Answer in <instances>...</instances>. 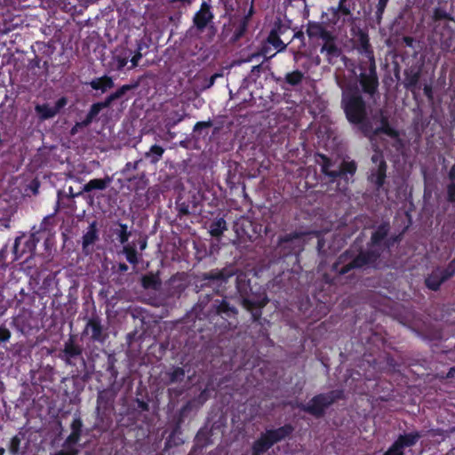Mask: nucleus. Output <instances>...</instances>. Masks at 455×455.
<instances>
[{
	"label": "nucleus",
	"instance_id": "obj_47",
	"mask_svg": "<svg viewBox=\"0 0 455 455\" xmlns=\"http://www.w3.org/2000/svg\"><path fill=\"white\" fill-rule=\"evenodd\" d=\"M128 314L133 318V319H139L141 323V326H143L145 322V315L147 314V310L140 307H130L127 310Z\"/></svg>",
	"mask_w": 455,
	"mask_h": 455
},
{
	"label": "nucleus",
	"instance_id": "obj_12",
	"mask_svg": "<svg viewBox=\"0 0 455 455\" xmlns=\"http://www.w3.org/2000/svg\"><path fill=\"white\" fill-rule=\"evenodd\" d=\"M68 99L66 96H62L58 99L54 106H50L48 103L36 104L35 113L39 122H44L48 119L53 118L68 105Z\"/></svg>",
	"mask_w": 455,
	"mask_h": 455
},
{
	"label": "nucleus",
	"instance_id": "obj_2",
	"mask_svg": "<svg viewBox=\"0 0 455 455\" xmlns=\"http://www.w3.org/2000/svg\"><path fill=\"white\" fill-rule=\"evenodd\" d=\"M370 240L366 247L355 250L352 247L340 253L337 260L331 265V271L338 275H346L353 280L357 274H370L371 271L384 269L387 264L383 260L382 253L391 231L388 220L382 221L379 226L372 227Z\"/></svg>",
	"mask_w": 455,
	"mask_h": 455
},
{
	"label": "nucleus",
	"instance_id": "obj_6",
	"mask_svg": "<svg viewBox=\"0 0 455 455\" xmlns=\"http://www.w3.org/2000/svg\"><path fill=\"white\" fill-rule=\"evenodd\" d=\"M344 398V392L341 389L331 390L315 395L307 404L296 403V407L316 419L323 418L326 410L336 401Z\"/></svg>",
	"mask_w": 455,
	"mask_h": 455
},
{
	"label": "nucleus",
	"instance_id": "obj_32",
	"mask_svg": "<svg viewBox=\"0 0 455 455\" xmlns=\"http://www.w3.org/2000/svg\"><path fill=\"white\" fill-rule=\"evenodd\" d=\"M422 436L423 435L420 432L415 431L409 434L400 435L396 441L402 446L403 450H404L407 447L414 446Z\"/></svg>",
	"mask_w": 455,
	"mask_h": 455
},
{
	"label": "nucleus",
	"instance_id": "obj_58",
	"mask_svg": "<svg viewBox=\"0 0 455 455\" xmlns=\"http://www.w3.org/2000/svg\"><path fill=\"white\" fill-rule=\"evenodd\" d=\"M446 201L455 204V182H450L446 186Z\"/></svg>",
	"mask_w": 455,
	"mask_h": 455
},
{
	"label": "nucleus",
	"instance_id": "obj_26",
	"mask_svg": "<svg viewBox=\"0 0 455 455\" xmlns=\"http://www.w3.org/2000/svg\"><path fill=\"white\" fill-rule=\"evenodd\" d=\"M84 84L90 85L93 90L100 91L101 93H105L115 86L113 78L108 76L96 77L91 82H86Z\"/></svg>",
	"mask_w": 455,
	"mask_h": 455
},
{
	"label": "nucleus",
	"instance_id": "obj_10",
	"mask_svg": "<svg viewBox=\"0 0 455 455\" xmlns=\"http://www.w3.org/2000/svg\"><path fill=\"white\" fill-rule=\"evenodd\" d=\"M84 348L77 341L76 335L71 334L63 344L58 357L65 362L67 365L75 366L77 361H81L85 366V360L83 355Z\"/></svg>",
	"mask_w": 455,
	"mask_h": 455
},
{
	"label": "nucleus",
	"instance_id": "obj_60",
	"mask_svg": "<svg viewBox=\"0 0 455 455\" xmlns=\"http://www.w3.org/2000/svg\"><path fill=\"white\" fill-rule=\"evenodd\" d=\"M116 359L114 357L108 358V364L107 371L110 373L113 381H115V385H116V378L118 376V371L115 366Z\"/></svg>",
	"mask_w": 455,
	"mask_h": 455
},
{
	"label": "nucleus",
	"instance_id": "obj_34",
	"mask_svg": "<svg viewBox=\"0 0 455 455\" xmlns=\"http://www.w3.org/2000/svg\"><path fill=\"white\" fill-rule=\"evenodd\" d=\"M227 222L223 218H218L210 224V234L212 236L220 239L224 231L227 230Z\"/></svg>",
	"mask_w": 455,
	"mask_h": 455
},
{
	"label": "nucleus",
	"instance_id": "obj_28",
	"mask_svg": "<svg viewBox=\"0 0 455 455\" xmlns=\"http://www.w3.org/2000/svg\"><path fill=\"white\" fill-rule=\"evenodd\" d=\"M167 295L170 298H180L187 289V284L177 275H172L168 281Z\"/></svg>",
	"mask_w": 455,
	"mask_h": 455
},
{
	"label": "nucleus",
	"instance_id": "obj_63",
	"mask_svg": "<svg viewBox=\"0 0 455 455\" xmlns=\"http://www.w3.org/2000/svg\"><path fill=\"white\" fill-rule=\"evenodd\" d=\"M325 175L330 178V182H334L338 178L344 179V172H342L339 165L337 169H333L326 172Z\"/></svg>",
	"mask_w": 455,
	"mask_h": 455
},
{
	"label": "nucleus",
	"instance_id": "obj_53",
	"mask_svg": "<svg viewBox=\"0 0 455 455\" xmlns=\"http://www.w3.org/2000/svg\"><path fill=\"white\" fill-rule=\"evenodd\" d=\"M120 229L116 232V234L118 235V240L121 243H125L128 242V239L131 235V232L127 230V225L123 223H118Z\"/></svg>",
	"mask_w": 455,
	"mask_h": 455
},
{
	"label": "nucleus",
	"instance_id": "obj_57",
	"mask_svg": "<svg viewBox=\"0 0 455 455\" xmlns=\"http://www.w3.org/2000/svg\"><path fill=\"white\" fill-rule=\"evenodd\" d=\"M290 29L289 26L282 23V20L278 19L274 25V28L271 29L272 31H275L276 35L280 37L284 36V34Z\"/></svg>",
	"mask_w": 455,
	"mask_h": 455
},
{
	"label": "nucleus",
	"instance_id": "obj_50",
	"mask_svg": "<svg viewBox=\"0 0 455 455\" xmlns=\"http://www.w3.org/2000/svg\"><path fill=\"white\" fill-rule=\"evenodd\" d=\"M339 167L342 171V172H344V180H347V174H350L351 176H353L355 174V172H356V164L355 162L354 161H351V162H346V161H343L340 164H339Z\"/></svg>",
	"mask_w": 455,
	"mask_h": 455
},
{
	"label": "nucleus",
	"instance_id": "obj_38",
	"mask_svg": "<svg viewBox=\"0 0 455 455\" xmlns=\"http://www.w3.org/2000/svg\"><path fill=\"white\" fill-rule=\"evenodd\" d=\"M211 435L212 430H209L207 427L201 428L195 438L196 445L200 448H204L212 443Z\"/></svg>",
	"mask_w": 455,
	"mask_h": 455
},
{
	"label": "nucleus",
	"instance_id": "obj_45",
	"mask_svg": "<svg viewBox=\"0 0 455 455\" xmlns=\"http://www.w3.org/2000/svg\"><path fill=\"white\" fill-rule=\"evenodd\" d=\"M148 47V44L145 42H143L142 40L137 41V49L135 51L134 56L131 60L132 66L129 68V69L134 68L135 67L138 66L139 60L143 56L142 50L144 48L147 49Z\"/></svg>",
	"mask_w": 455,
	"mask_h": 455
},
{
	"label": "nucleus",
	"instance_id": "obj_29",
	"mask_svg": "<svg viewBox=\"0 0 455 455\" xmlns=\"http://www.w3.org/2000/svg\"><path fill=\"white\" fill-rule=\"evenodd\" d=\"M445 281L447 280L444 279V275L442 273L441 269L436 268L427 275V277L425 279V283L428 289L432 291H437L440 288L441 284Z\"/></svg>",
	"mask_w": 455,
	"mask_h": 455
},
{
	"label": "nucleus",
	"instance_id": "obj_13",
	"mask_svg": "<svg viewBox=\"0 0 455 455\" xmlns=\"http://www.w3.org/2000/svg\"><path fill=\"white\" fill-rule=\"evenodd\" d=\"M199 204L198 197L196 194H192L187 199L182 196H179L176 199L175 205L178 212L177 217L181 219L183 216L199 214L197 207Z\"/></svg>",
	"mask_w": 455,
	"mask_h": 455
},
{
	"label": "nucleus",
	"instance_id": "obj_9",
	"mask_svg": "<svg viewBox=\"0 0 455 455\" xmlns=\"http://www.w3.org/2000/svg\"><path fill=\"white\" fill-rule=\"evenodd\" d=\"M233 229L237 237L243 241H255L261 235L263 227L249 217L241 216L233 224Z\"/></svg>",
	"mask_w": 455,
	"mask_h": 455
},
{
	"label": "nucleus",
	"instance_id": "obj_3",
	"mask_svg": "<svg viewBox=\"0 0 455 455\" xmlns=\"http://www.w3.org/2000/svg\"><path fill=\"white\" fill-rule=\"evenodd\" d=\"M355 36L356 49L369 58V61L367 63L368 67L364 64H361L359 66L361 71L359 75L360 85L363 93L368 95L370 98H373L379 91V77L377 75L373 52L369 41V36L367 32L358 28Z\"/></svg>",
	"mask_w": 455,
	"mask_h": 455
},
{
	"label": "nucleus",
	"instance_id": "obj_64",
	"mask_svg": "<svg viewBox=\"0 0 455 455\" xmlns=\"http://www.w3.org/2000/svg\"><path fill=\"white\" fill-rule=\"evenodd\" d=\"M441 271L444 275V279H450L455 273V259L450 262L446 268L441 269Z\"/></svg>",
	"mask_w": 455,
	"mask_h": 455
},
{
	"label": "nucleus",
	"instance_id": "obj_25",
	"mask_svg": "<svg viewBox=\"0 0 455 455\" xmlns=\"http://www.w3.org/2000/svg\"><path fill=\"white\" fill-rule=\"evenodd\" d=\"M455 39V30L445 23L440 31V44L443 51L449 52L453 45Z\"/></svg>",
	"mask_w": 455,
	"mask_h": 455
},
{
	"label": "nucleus",
	"instance_id": "obj_20",
	"mask_svg": "<svg viewBox=\"0 0 455 455\" xmlns=\"http://www.w3.org/2000/svg\"><path fill=\"white\" fill-rule=\"evenodd\" d=\"M70 428H71V434L65 440V442L62 445L63 448H68L69 446H74L80 440V437L82 435L83 422H82V419H81L79 414L76 415V417L74 418V419L70 425Z\"/></svg>",
	"mask_w": 455,
	"mask_h": 455
},
{
	"label": "nucleus",
	"instance_id": "obj_31",
	"mask_svg": "<svg viewBox=\"0 0 455 455\" xmlns=\"http://www.w3.org/2000/svg\"><path fill=\"white\" fill-rule=\"evenodd\" d=\"M273 446L267 435L261 434L260 437L256 440L252 444L251 455H262Z\"/></svg>",
	"mask_w": 455,
	"mask_h": 455
},
{
	"label": "nucleus",
	"instance_id": "obj_48",
	"mask_svg": "<svg viewBox=\"0 0 455 455\" xmlns=\"http://www.w3.org/2000/svg\"><path fill=\"white\" fill-rule=\"evenodd\" d=\"M395 135L387 134V136L390 137L393 140L391 146L395 148V150L397 153H403L404 147H405L404 142L400 138L399 131L395 129Z\"/></svg>",
	"mask_w": 455,
	"mask_h": 455
},
{
	"label": "nucleus",
	"instance_id": "obj_46",
	"mask_svg": "<svg viewBox=\"0 0 455 455\" xmlns=\"http://www.w3.org/2000/svg\"><path fill=\"white\" fill-rule=\"evenodd\" d=\"M455 433V427H451L449 429H442V428H435V429H430L428 431V434L432 437L440 436L441 440L440 442H443L446 438L450 437L451 434Z\"/></svg>",
	"mask_w": 455,
	"mask_h": 455
},
{
	"label": "nucleus",
	"instance_id": "obj_7",
	"mask_svg": "<svg viewBox=\"0 0 455 455\" xmlns=\"http://www.w3.org/2000/svg\"><path fill=\"white\" fill-rule=\"evenodd\" d=\"M308 234L295 231L280 236L273 251L274 257L282 259L292 254L298 255L304 249L303 237Z\"/></svg>",
	"mask_w": 455,
	"mask_h": 455
},
{
	"label": "nucleus",
	"instance_id": "obj_44",
	"mask_svg": "<svg viewBox=\"0 0 455 455\" xmlns=\"http://www.w3.org/2000/svg\"><path fill=\"white\" fill-rule=\"evenodd\" d=\"M283 274L284 272L275 275L271 281H269L267 283V288L273 292L279 291L284 286L283 278Z\"/></svg>",
	"mask_w": 455,
	"mask_h": 455
},
{
	"label": "nucleus",
	"instance_id": "obj_56",
	"mask_svg": "<svg viewBox=\"0 0 455 455\" xmlns=\"http://www.w3.org/2000/svg\"><path fill=\"white\" fill-rule=\"evenodd\" d=\"M145 332L146 330H143V331L139 334V331L137 330H134L133 331L128 333L126 336V339L129 347L132 346L133 341L142 340L144 339Z\"/></svg>",
	"mask_w": 455,
	"mask_h": 455
},
{
	"label": "nucleus",
	"instance_id": "obj_59",
	"mask_svg": "<svg viewBox=\"0 0 455 455\" xmlns=\"http://www.w3.org/2000/svg\"><path fill=\"white\" fill-rule=\"evenodd\" d=\"M384 455H404V453L402 446L395 440V443L384 453Z\"/></svg>",
	"mask_w": 455,
	"mask_h": 455
},
{
	"label": "nucleus",
	"instance_id": "obj_24",
	"mask_svg": "<svg viewBox=\"0 0 455 455\" xmlns=\"http://www.w3.org/2000/svg\"><path fill=\"white\" fill-rule=\"evenodd\" d=\"M25 438V433L20 431L11 438L7 445V450L11 455H24L27 451V444H22Z\"/></svg>",
	"mask_w": 455,
	"mask_h": 455
},
{
	"label": "nucleus",
	"instance_id": "obj_15",
	"mask_svg": "<svg viewBox=\"0 0 455 455\" xmlns=\"http://www.w3.org/2000/svg\"><path fill=\"white\" fill-rule=\"evenodd\" d=\"M422 74V68L418 65H412L411 67L406 68L403 70V80L402 81V84L403 87L415 93L416 91L419 90L420 85V77Z\"/></svg>",
	"mask_w": 455,
	"mask_h": 455
},
{
	"label": "nucleus",
	"instance_id": "obj_18",
	"mask_svg": "<svg viewBox=\"0 0 455 455\" xmlns=\"http://www.w3.org/2000/svg\"><path fill=\"white\" fill-rule=\"evenodd\" d=\"M112 180V177L108 175H106L103 179L91 180L88 183L84 185L78 193H73V187H69L68 196L76 197L82 196L84 193H91L93 190H104L111 184Z\"/></svg>",
	"mask_w": 455,
	"mask_h": 455
},
{
	"label": "nucleus",
	"instance_id": "obj_61",
	"mask_svg": "<svg viewBox=\"0 0 455 455\" xmlns=\"http://www.w3.org/2000/svg\"><path fill=\"white\" fill-rule=\"evenodd\" d=\"M379 134H375V133H372V134H370V135H363L364 137L368 138L370 142H371V148L373 150L374 153H383V150L380 148L378 141H377V137L379 136Z\"/></svg>",
	"mask_w": 455,
	"mask_h": 455
},
{
	"label": "nucleus",
	"instance_id": "obj_62",
	"mask_svg": "<svg viewBox=\"0 0 455 455\" xmlns=\"http://www.w3.org/2000/svg\"><path fill=\"white\" fill-rule=\"evenodd\" d=\"M40 181L37 178L33 179L29 184L27 185L25 188V192L28 193L30 191L34 196L38 194V189L40 188Z\"/></svg>",
	"mask_w": 455,
	"mask_h": 455
},
{
	"label": "nucleus",
	"instance_id": "obj_33",
	"mask_svg": "<svg viewBox=\"0 0 455 455\" xmlns=\"http://www.w3.org/2000/svg\"><path fill=\"white\" fill-rule=\"evenodd\" d=\"M165 149L157 144H155L150 147L149 150L145 152L144 157L149 161L150 164H157L163 157Z\"/></svg>",
	"mask_w": 455,
	"mask_h": 455
},
{
	"label": "nucleus",
	"instance_id": "obj_19",
	"mask_svg": "<svg viewBox=\"0 0 455 455\" xmlns=\"http://www.w3.org/2000/svg\"><path fill=\"white\" fill-rule=\"evenodd\" d=\"M161 272L149 271L142 275L140 277V285L146 291L154 292L160 291L162 290L163 282L160 277Z\"/></svg>",
	"mask_w": 455,
	"mask_h": 455
},
{
	"label": "nucleus",
	"instance_id": "obj_4",
	"mask_svg": "<svg viewBox=\"0 0 455 455\" xmlns=\"http://www.w3.org/2000/svg\"><path fill=\"white\" fill-rule=\"evenodd\" d=\"M336 83L342 90L341 107L344 109L347 118L358 120L363 113L364 100L361 94L359 85V76L355 81H348L343 75H335Z\"/></svg>",
	"mask_w": 455,
	"mask_h": 455
},
{
	"label": "nucleus",
	"instance_id": "obj_43",
	"mask_svg": "<svg viewBox=\"0 0 455 455\" xmlns=\"http://www.w3.org/2000/svg\"><path fill=\"white\" fill-rule=\"evenodd\" d=\"M247 27H248V16L243 17L242 19L240 24L235 28V30L231 37V42L235 43V42L239 41L244 36L245 32L247 31Z\"/></svg>",
	"mask_w": 455,
	"mask_h": 455
},
{
	"label": "nucleus",
	"instance_id": "obj_21",
	"mask_svg": "<svg viewBox=\"0 0 455 455\" xmlns=\"http://www.w3.org/2000/svg\"><path fill=\"white\" fill-rule=\"evenodd\" d=\"M304 79L305 74L302 71L297 69L292 72L287 73L283 78H275V81L283 82V88H284L285 90H290V87L296 88L298 86H300Z\"/></svg>",
	"mask_w": 455,
	"mask_h": 455
},
{
	"label": "nucleus",
	"instance_id": "obj_16",
	"mask_svg": "<svg viewBox=\"0 0 455 455\" xmlns=\"http://www.w3.org/2000/svg\"><path fill=\"white\" fill-rule=\"evenodd\" d=\"M39 239L36 237V234L33 233L29 236H18L15 239L13 245V253L15 254V259L20 258L24 253L29 252L32 253L38 243Z\"/></svg>",
	"mask_w": 455,
	"mask_h": 455
},
{
	"label": "nucleus",
	"instance_id": "obj_39",
	"mask_svg": "<svg viewBox=\"0 0 455 455\" xmlns=\"http://www.w3.org/2000/svg\"><path fill=\"white\" fill-rule=\"evenodd\" d=\"M325 27L320 22L309 21L307 27V34L310 38H319Z\"/></svg>",
	"mask_w": 455,
	"mask_h": 455
},
{
	"label": "nucleus",
	"instance_id": "obj_52",
	"mask_svg": "<svg viewBox=\"0 0 455 455\" xmlns=\"http://www.w3.org/2000/svg\"><path fill=\"white\" fill-rule=\"evenodd\" d=\"M433 20H454L453 18L451 16L450 13H448L444 9L441 7H437L434 9L433 12Z\"/></svg>",
	"mask_w": 455,
	"mask_h": 455
},
{
	"label": "nucleus",
	"instance_id": "obj_14",
	"mask_svg": "<svg viewBox=\"0 0 455 455\" xmlns=\"http://www.w3.org/2000/svg\"><path fill=\"white\" fill-rule=\"evenodd\" d=\"M212 6L207 2L201 4L200 9L193 17V25L199 33H203L206 28L212 23L214 15L212 12Z\"/></svg>",
	"mask_w": 455,
	"mask_h": 455
},
{
	"label": "nucleus",
	"instance_id": "obj_42",
	"mask_svg": "<svg viewBox=\"0 0 455 455\" xmlns=\"http://www.w3.org/2000/svg\"><path fill=\"white\" fill-rule=\"evenodd\" d=\"M128 63V56L113 55L109 67L112 70L121 71Z\"/></svg>",
	"mask_w": 455,
	"mask_h": 455
},
{
	"label": "nucleus",
	"instance_id": "obj_11",
	"mask_svg": "<svg viewBox=\"0 0 455 455\" xmlns=\"http://www.w3.org/2000/svg\"><path fill=\"white\" fill-rule=\"evenodd\" d=\"M91 334L90 340L103 344L108 338V327L98 315H92L87 321L82 335Z\"/></svg>",
	"mask_w": 455,
	"mask_h": 455
},
{
	"label": "nucleus",
	"instance_id": "obj_51",
	"mask_svg": "<svg viewBox=\"0 0 455 455\" xmlns=\"http://www.w3.org/2000/svg\"><path fill=\"white\" fill-rule=\"evenodd\" d=\"M183 443L184 441L179 435L170 434L164 443V451L179 446Z\"/></svg>",
	"mask_w": 455,
	"mask_h": 455
},
{
	"label": "nucleus",
	"instance_id": "obj_40",
	"mask_svg": "<svg viewBox=\"0 0 455 455\" xmlns=\"http://www.w3.org/2000/svg\"><path fill=\"white\" fill-rule=\"evenodd\" d=\"M267 43L277 49L278 52L285 50L287 47V44L281 40V37L276 35L275 31L272 30L267 38Z\"/></svg>",
	"mask_w": 455,
	"mask_h": 455
},
{
	"label": "nucleus",
	"instance_id": "obj_23",
	"mask_svg": "<svg viewBox=\"0 0 455 455\" xmlns=\"http://www.w3.org/2000/svg\"><path fill=\"white\" fill-rule=\"evenodd\" d=\"M186 371L182 367L172 366L164 372L163 382L166 386L181 383L185 379Z\"/></svg>",
	"mask_w": 455,
	"mask_h": 455
},
{
	"label": "nucleus",
	"instance_id": "obj_27",
	"mask_svg": "<svg viewBox=\"0 0 455 455\" xmlns=\"http://www.w3.org/2000/svg\"><path fill=\"white\" fill-rule=\"evenodd\" d=\"M320 52L325 53L327 62L330 65H333L335 63V59L342 54V50L338 46L337 41H334L331 43L323 44Z\"/></svg>",
	"mask_w": 455,
	"mask_h": 455
},
{
	"label": "nucleus",
	"instance_id": "obj_49",
	"mask_svg": "<svg viewBox=\"0 0 455 455\" xmlns=\"http://www.w3.org/2000/svg\"><path fill=\"white\" fill-rule=\"evenodd\" d=\"M101 107L99 105L98 102L96 103H93L91 108H90V110L86 116V117L84 118V121L85 123L84 124H88L90 125L94 120L95 118L97 117V116L100 114V112L101 111Z\"/></svg>",
	"mask_w": 455,
	"mask_h": 455
},
{
	"label": "nucleus",
	"instance_id": "obj_54",
	"mask_svg": "<svg viewBox=\"0 0 455 455\" xmlns=\"http://www.w3.org/2000/svg\"><path fill=\"white\" fill-rule=\"evenodd\" d=\"M123 252L125 254L126 259L131 264L136 265L138 263L137 251L131 246H124Z\"/></svg>",
	"mask_w": 455,
	"mask_h": 455
},
{
	"label": "nucleus",
	"instance_id": "obj_55",
	"mask_svg": "<svg viewBox=\"0 0 455 455\" xmlns=\"http://www.w3.org/2000/svg\"><path fill=\"white\" fill-rule=\"evenodd\" d=\"M387 2H388V0H379V2L377 4V10L375 12V16H376V22L378 24H380V22H381L382 15L385 11V8L387 4Z\"/></svg>",
	"mask_w": 455,
	"mask_h": 455
},
{
	"label": "nucleus",
	"instance_id": "obj_17",
	"mask_svg": "<svg viewBox=\"0 0 455 455\" xmlns=\"http://www.w3.org/2000/svg\"><path fill=\"white\" fill-rule=\"evenodd\" d=\"M100 241V230L98 222L93 220L82 237V251L84 255H91L93 252L92 246Z\"/></svg>",
	"mask_w": 455,
	"mask_h": 455
},
{
	"label": "nucleus",
	"instance_id": "obj_41",
	"mask_svg": "<svg viewBox=\"0 0 455 455\" xmlns=\"http://www.w3.org/2000/svg\"><path fill=\"white\" fill-rule=\"evenodd\" d=\"M317 160L316 163L321 165V171L323 174L328 172L329 171L332 170V168L335 166V162H333L331 158L326 156L323 154H317Z\"/></svg>",
	"mask_w": 455,
	"mask_h": 455
},
{
	"label": "nucleus",
	"instance_id": "obj_37",
	"mask_svg": "<svg viewBox=\"0 0 455 455\" xmlns=\"http://www.w3.org/2000/svg\"><path fill=\"white\" fill-rule=\"evenodd\" d=\"M142 78L143 76H140L137 80L133 81L132 83L122 85L116 92H112L116 100L122 99L128 92L137 89L140 86Z\"/></svg>",
	"mask_w": 455,
	"mask_h": 455
},
{
	"label": "nucleus",
	"instance_id": "obj_8",
	"mask_svg": "<svg viewBox=\"0 0 455 455\" xmlns=\"http://www.w3.org/2000/svg\"><path fill=\"white\" fill-rule=\"evenodd\" d=\"M119 390L120 386L115 385L113 381L108 387L98 392L95 413L99 423H102L108 412L114 409V403Z\"/></svg>",
	"mask_w": 455,
	"mask_h": 455
},
{
	"label": "nucleus",
	"instance_id": "obj_1",
	"mask_svg": "<svg viewBox=\"0 0 455 455\" xmlns=\"http://www.w3.org/2000/svg\"><path fill=\"white\" fill-rule=\"evenodd\" d=\"M235 286V294L245 309L265 307L269 302L266 290L252 284L250 273L234 265L213 268L196 275L194 291L196 293L211 290V293L200 295L197 302L182 317L184 323L205 321L210 324L235 327L238 323V307L228 296L230 283Z\"/></svg>",
	"mask_w": 455,
	"mask_h": 455
},
{
	"label": "nucleus",
	"instance_id": "obj_30",
	"mask_svg": "<svg viewBox=\"0 0 455 455\" xmlns=\"http://www.w3.org/2000/svg\"><path fill=\"white\" fill-rule=\"evenodd\" d=\"M387 168V163H383L382 165H377L371 169L369 179L377 186L378 188H381L385 183Z\"/></svg>",
	"mask_w": 455,
	"mask_h": 455
},
{
	"label": "nucleus",
	"instance_id": "obj_36",
	"mask_svg": "<svg viewBox=\"0 0 455 455\" xmlns=\"http://www.w3.org/2000/svg\"><path fill=\"white\" fill-rule=\"evenodd\" d=\"M213 124L211 120L205 122H197L193 128L192 139L195 141H198L202 134H204V136L208 134V129Z\"/></svg>",
	"mask_w": 455,
	"mask_h": 455
},
{
	"label": "nucleus",
	"instance_id": "obj_35",
	"mask_svg": "<svg viewBox=\"0 0 455 455\" xmlns=\"http://www.w3.org/2000/svg\"><path fill=\"white\" fill-rule=\"evenodd\" d=\"M187 114L183 112L180 114L178 111H172L169 113L164 119V127L166 131L172 130L174 126H176L179 123H180L185 117Z\"/></svg>",
	"mask_w": 455,
	"mask_h": 455
},
{
	"label": "nucleus",
	"instance_id": "obj_5",
	"mask_svg": "<svg viewBox=\"0 0 455 455\" xmlns=\"http://www.w3.org/2000/svg\"><path fill=\"white\" fill-rule=\"evenodd\" d=\"M373 119L377 120L380 124V125L375 129H373L371 122L367 118V108L365 101L363 106V113L362 114V116H358V120L347 118L351 124L356 125L358 131H360L363 135H370L372 133L395 135V128L390 125L389 116L386 110L382 108L379 109L373 116Z\"/></svg>",
	"mask_w": 455,
	"mask_h": 455
},
{
	"label": "nucleus",
	"instance_id": "obj_22",
	"mask_svg": "<svg viewBox=\"0 0 455 455\" xmlns=\"http://www.w3.org/2000/svg\"><path fill=\"white\" fill-rule=\"evenodd\" d=\"M294 431V427L291 424H285L283 427H280L276 429H269L266 431L267 437L270 440L272 444L281 442L284 440L286 437L290 436Z\"/></svg>",
	"mask_w": 455,
	"mask_h": 455
}]
</instances>
